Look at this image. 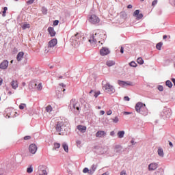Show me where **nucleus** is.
Wrapping results in <instances>:
<instances>
[{"label": "nucleus", "instance_id": "obj_17", "mask_svg": "<svg viewBox=\"0 0 175 175\" xmlns=\"http://www.w3.org/2000/svg\"><path fill=\"white\" fill-rule=\"evenodd\" d=\"M103 136H106V132L103 131H98L96 133V137H103Z\"/></svg>", "mask_w": 175, "mask_h": 175}, {"label": "nucleus", "instance_id": "obj_5", "mask_svg": "<svg viewBox=\"0 0 175 175\" xmlns=\"http://www.w3.org/2000/svg\"><path fill=\"white\" fill-rule=\"evenodd\" d=\"M57 43H58V41L57 40L56 38H53L51 40H50L48 44L47 49H45V53H49L51 49H53V47H55V46H57Z\"/></svg>", "mask_w": 175, "mask_h": 175}, {"label": "nucleus", "instance_id": "obj_21", "mask_svg": "<svg viewBox=\"0 0 175 175\" xmlns=\"http://www.w3.org/2000/svg\"><path fill=\"white\" fill-rule=\"evenodd\" d=\"M31 28V25L29 23H25L22 25L23 29H29Z\"/></svg>", "mask_w": 175, "mask_h": 175}, {"label": "nucleus", "instance_id": "obj_27", "mask_svg": "<svg viewBox=\"0 0 175 175\" xmlns=\"http://www.w3.org/2000/svg\"><path fill=\"white\" fill-rule=\"evenodd\" d=\"M45 110L47 113H51V111H53V107H51V105H48L46 107Z\"/></svg>", "mask_w": 175, "mask_h": 175}, {"label": "nucleus", "instance_id": "obj_48", "mask_svg": "<svg viewBox=\"0 0 175 175\" xmlns=\"http://www.w3.org/2000/svg\"><path fill=\"white\" fill-rule=\"evenodd\" d=\"M124 100L127 101V102H129V100H131V98H129L128 96H124Z\"/></svg>", "mask_w": 175, "mask_h": 175}, {"label": "nucleus", "instance_id": "obj_7", "mask_svg": "<svg viewBox=\"0 0 175 175\" xmlns=\"http://www.w3.org/2000/svg\"><path fill=\"white\" fill-rule=\"evenodd\" d=\"M118 84L120 87H126V85L133 86V83L131 81H118Z\"/></svg>", "mask_w": 175, "mask_h": 175}, {"label": "nucleus", "instance_id": "obj_36", "mask_svg": "<svg viewBox=\"0 0 175 175\" xmlns=\"http://www.w3.org/2000/svg\"><path fill=\"white\" fill-rule=\"evenodd\" d=\"M8 10V7H4L3 11V17H5L6 16V11Z\"/></svg>", "mask_w": 175, "mask_h": 175}, {"label": "nucleus", "instance_id": "obj_30", "mask_svg": "<svg viewBox=\"0 0 175 175\" xmlns=\"http://www.w3.org/2000/svg\"><path fill=\"white\" fill-rule=\"evenodd\" d=\"M59 147H61V144L57 143V142H55L53 144V148H54V150H57V148H59Z\"/></svg>", "mask_w": 175, "mask_h": 175}, {"label": "nucleus", "instance_id": "obj_9", "mask_svg": "<svg viewBox=\"0 0 175 175\" xmlns=\"http://www.w3.org/2000/svg\"><path fill=\"white\" fill-rule=\"evenodd\" d=\"M100 55H103V56L107 55V54H110V51L109 50V49L106 47H103L100 50Z\"/></svg>", "mask_w": 175, "mask_h": 175}, {"label": "nucleus", "instance_id": "obj_64", "mask_svg": "<svg viewBox=\"0 0 175 175\" xmlns=\"http://www.w3.org/2000/svg\"><path fill=\"white\" fill-rule=\"evenodd\" d=\"M102 175H107V174H106V173H105V174H103Z\"/></svg>", "mask_w": 175, "mask_h": 175}, {"label": "nucleus", "instance_id": "obj_25", "mask_svg": "<svg viewBox=\"0 0 175 175\" xmlns=\"http://www.w3.org/2000/svg\"><path fill=\"white\" fill-rule=\"evenodd\" d=\"M124 135H125L124 131H118V136L119 139H122V137H124Z\"/></svg>", "mask_w": 175, "mask_h": 175}, {"label": "nucleus", "instance_id": "obj_52", "mask_svg": "<svg viewBox=\"0 0 175 175\" xmlns=\"http://www.w3.org/2000/svg\"><path fill=\"white\" fill-rule=\"evenodd\" d=\"M169 146H170L171 148H173V143L170 141H169Z\"/></svg>", "mask_w": 175, "mask_h": 175}, {"label": "nucleus", "instance_id": "obj_58", "mask_svg": "<svg viewBox=\"0 0 175 175\" xmlns=\"http://www.w3.org/2000/svg\"><path fill=\"white\" fill-rule=\"evenodd\" d=\"M163 39H167V36L164 35V36H163Z\"/></svg>", "mask_w": 175, "mask_h": 175}, {"label": "nucleus", "instance_id": "obj_16", "mask_svg": "<svg viewBox=\"0 0 175 175\" xmlns=\"http://www.w3.org/2000/svg\"><path fill=\"white\" fill-rule=\"evenodd\" d=\"M11 86L12 87L13 90H17L18 88V81H12Z\"/></svg>", "mask_w": 175, "mask_h": 175}, {"label": "nucleus", "instance_id": "obj_22", "mask_svg": "<svg viewBox=\"0 0 175 175\" xmlns=\"http://www.w3.org/2000/svg\"><path fill=\"white\" fill-rule=\"evenodd\" d=\"M120 17L121 18H123V20H126V18H128V14L125 12H122L120 13Z\"/></svg>", "mask_w": 175, "mask_h": 175}, {"label": "nucleus", "instance_id": "obj_33", "mask_svg": "<svg viewBox=\"0 0 175 175\" xmlns=\"http://www.w3.org/2000/svg\"><path fill=\"white\" fill-rule=\"evenodd\" d=\"M33 172V168L32 167V165L30 167H27V173H32Z\"/></svg>", "mask_w": 175, "mask_h": 175}, {"label": "nucleus", "instance_id": "obj_14", "mask_svg": "<svg viewBox=\"0 0 175 175\" xmlns=\"http://www.w3.org/2000/svg\"><path fill=\"white\" fill-rule=\"evenodd\" d=\"M77 129L79 132H81V133H85V131H87V126H83V125H79L77 126Z\"/></svg>", "mask_w": 175, "mask_h": 175}, {"label": "nucleus", "instance_id": "obj_31", "mask_svg": "<svg viewBox=\"0 0 175 175\" xmlns=\"http://www.w3.org/2000/svg\"><path fill=\"white\" fill-rule=\"evenodd\" d=\"M111 120H112V122H113V124H118V121H120V119L117 116L112 118Z\"/></svg>", "mask_w": 175, "mask_h": 175}, {"label": "nucleus", "instance_id": "obj_28", "mask_svg": "<svg viewBox=\"0 0 175 175\" xmlns=\"http://www.w3.org/2000/svg\"><path fill=\"white\" fill-rule=\"evenodd\" d=\"M165 85H167V87H169V88H172L173 87V83H172V81L169 80L166 81Z\"/></svg>", "mask_w": 175, "mask_h": 175}, {"label": "nucleus", "instance_id": "obj_19", "mask_svg": "<svg viewBox=\"0 0 175 175\" xmlns=\"http://www.w3.org/2000/svg\"><path fill=\"white\" fill-rule=\"evenodd\" d=\"M72 107L75 110H77L78 112L80 111V104L79 103H75L72 104Z\"/></svg>", "mask_w": 175, "mask_h": 175}, {"label": "nucleus", "instance_id": "obj_61", "mask_svg": "<svg viewBox=\"0 0 175 175\" xmlns=\"http://www.w3.org/2000/svg\"><path fill=\"white\" fill-rule=\"evenodd\" d=\"M22 85H23V87H25V82H23V83H22Z\"/></svg>", "mask_w": 175, "mask_h": 175}, {"label": "nucleus", "instance_id": "obj_32", "mask_svg": "<svg viewBox=\"0 0 175 175\" xmlns=\"http://www.w3.org/2000/svg\"><path fill=\"white\" fill-rule=\"evenodd\" d=\"M163 43L162 42H159L158 44H157L156 45V49H157V50H161V49L162 48Z\"/></svg>", "mask_w": 175, "mask_h": 175}, {"label": "nucleus", "instance_id": "obj_29", "mask_svg": "<svg viewBox=\"0 0 175 175\" xmlns=\"http://www.w3.org/2000/svg\"><path fill=\"white\" fill-rule=\"evenodd\" d=\"M137 64H139V65H143V64H144V60H143V58L139 57V58L137 59Z\"/></svg>", "mask_w": 175, "mask_h": 175}, {"label": "nucleus", "instance_id": "obj_44", "mask_svg": "<svg viewBox=\"0 0 175 175\" xmlns=\"http://www.w3.org/2000/svg\"><path fill=\"white\" fill-rule=\"evenodd\" d=\"M99 95H100V92H96L94 94V97L98 98V96H99Z\"/></svg>", "mask_w": 175, "mask_h": 175}, {"label": "nucleus", "instance_id": "obj_26", "mask_svg": "<svg viewBox=\"0 0 175 175\" xmlns=\"http://www.w3.org/2000/svg\"><path fill=\"white\" fill-rule=\"evenodd\" d=\"M157 152H158V155H159V157H163V155H164L163 149L159 148L157 150Z\"/></svg>", "mask_w": 175, "mask_h": 175}, {"label": "nucleus", "instance_id": "obj_57", "mask_svg": "<svg viewBox=\"0 0 175 175\" xmlns=\"http://www.w3.org/2000/svg\"><path fill=\"white\" fill-rule=\"evenodd\" d=\"M172 83H174V85H175V79L174 78L172 79Z\"/></svg>", "mask_w": 175, "mask_h": 175}, {"label": "nucleus", "instance_id": "obj_8", "mask_svg": "<svg viewBox=\"0 0 175 175\" xmlns=\"http://www.w3.org/2000/svg\"><path fill=\"white\" fill-rule=\"evenodd\" d=\"M158 169V163H152L148 165V170L150 172H154V170H157Z\"/></svg>", "mask_w": 175, "mask_h": 175}, {"label": "nucleus", "instance_id": "obj_43", "mask_svg": "<svg viewBox=\"0 0 175 175\" xmlns=\"http://www.w3.org/2000/svg\"><path fill=\"white\" fill-rule=\"evenodd\" d=\"M157 3H158V1L154 0L152 3V6H155V5H157Z\"/></svg>", "mask_w": 175, "mask_h": 175}, {"label": "nucleus", "instance_id": "obj_38", "mask_svg": "<svg viewBox=\"0 0 175 175\" xmlns=\"http://www.w3.org/2000/svg\"><path fill=\"white\" fill-rule=\"evenodd\" d=\"M33 2H35V0H29L27 1V5H32V3H33Z\"/></svg>", "mask_w": 175, "mask_h": 175}, {"label": "nucleus", "instance_id": "obj_34", "mask_svg": "<svg viewBox=\"0 0 175 175\" xmlns=\"http://www.w3.org/2000/svg\"><path fill=\"white\" fill-rule=\"evenodd\" d=\"M42 89H43V86L42 85V83H39L37 86V90L38 91H42Z\"/></svg>", "mask_w": 175, "mask_h": 175}, {"label": "nucleus", "instance_id": "obj_60", "mask_svg": "<svg viewBox=\"0 0 175 175\" xmlns=\"http://www.w3.org/2000/svg\"><path fill=\"white\" fill-rule=\"evenodd\" d=\"M77 144H81V142H80V141H77Z\"/></svg>", "mask_w": 175, "mask_h": 175}, {"label": "nucleus", "instance_id": "obj_20", "mask_svg": "<svg viewBox=\"0 0 175 175\" xmlns=\"http://www.w3.org/2000/svg\"><path fill=\"white\" fill-rule=\"evenodd\" d=\"M114 65H116V62L114 61H113V60H107L106 62V66H109L110 67V66H113Z\"/></svg>", "mask_w": 175, "mask_h": 175}, {"label": "nucleus", "instance_id": "obj_1", "mask_svg": "<svg viewBox=\"0 0 175 175\" xmlns=\"http://www.w3.org/2000/svg\"><path fill=\"white\" fill-rule=\"evenodd\" d=\"M106 35L103 31H98L94 34H90V37L88 38V42H90V44L93 46V47H100L103 43H100L102 39L105 38Z\"/></svg>", "mask_w": 175, "mask_h": 175}, {"label": "nucleus", "instance_id": "obj_4", "mask_svg": "<svg viewBox=\"0 0 175 175\" xmlns=\"http://www.w3.org/2000/svg\"><path fill=\"white\" fill-rule=\"evenodd\" d=\"M89 23L90 24H93L94 25H96V24H99L100 23V18L98 17L96 14H91L89 16Z\"/></svg>", "mask_w": 175, "mask_h": 175}, {"label": "nucleus", "instance_id": "obj_24", "mask_svg": "<svg viewBox=\"0 0 175 175\" xmlns=\"http://www.w3.org/2000/svg\"><path fill=\"white\" fill-rule=\"evenodd\" d=\"M98 154L102 155L103 154H105V152H106V149H105V148H98Z\"/></svg>", "mask_w": 175, "mask_h": 175}, {"label": "nucleus", "instance_id": "obj_6", "mask_svg": "<svg viewBox=\"0 0 175 175\" xmlns=\"http://www.w3.org/2000/svg\"><path fill=\"white\" fill-rule=\"evenodd\" d=\"M29 151L31 152V154H36V152L38 151V146L35 144H31L29 146Z\"/></svg>", "mask_w": 175, "mask_h": 175}, {"label": "nucleus", "instance_id": "obj_55", "mask_svg": "<svg viewBox=\"0 0 175 175\" xmlns=\"http://www.w3.org/2000/svg\"><path fill=\"white\" fill-rule=\"evenodd\" d=\"M114 134H115L114 131H111V132L110 133V135H111V136H114Z\"/></svg>", "mask_w": 175, "mask_h": 175}, {"label": "nucleus", "instance_id": "obj_59", "mask_svg": "<svg viewBox=\"0 0 175 175\" xmlns=\"http://www.w3.org/2000/svg\"><path fill=\"white\" fill-rule=\"evenodd\" d=\"M124 114H126V115L131 114V112H126V111H125V112H124Z\"/></svg>", "mask_w": 175, "mask_h": 175}, {"label": "nucleus", "instance_id": "obj_15", "mask_svg": "<svg viewBox=\"0 0 175 175\" xmlns=\"http://www.w3.org/2000/svg\"><path fill=\"white\" fill-rule=\"evenodd\" d=\"M48 32L51 36L52 37L55 36L56 33H55V31L54 30V27H49Z\"/></svg>", "mask_w": 175, "mask_h": 175}, {"label": "nucleus", "instance_id": "obj_54", "mask_svg": "<svg viewBox=\"0 0 175 175\" xmlns=\"http://www.w3.org/2000/svg\"><path fill=\"white\" fill-rule=\"evenodd\" d=\"M100 114L101 116H103V115L105 114V111H100Z\"/></svg>", "mask_w": 175, "mask_h": 175}, {"label": "nucleus", "instance_id": "obj_10", "mask_svg": "<svg viewBox=\"0 0 175 175\" xmlns=\"http://www.w3.org/2000/svg\"><path fill=\"white\" fill-rule=\"evenodd\" d=\"M133 16L136 17L137 20H141V18L143 17V14H140V10H137L134 12Z\"/></svg>", "mask_w": 175, "mask_h": 175}, {"label": "nucleus", "instance_id": "obj_12", "mask_svg": "<svg viewBox=\"0 0 175 175\" xmlns=\"http://www.w3.org/2000/svg\"><path fill=\"white\" fill-rule=\"evenodd\" d=\"M8 66H9V62L8 60H3L1 64H0V69H8Z\"/></svg>", "mask_w": 175, "mask_h": 175}, {"label": "nucleus", "instance_id": "obj_40", "mask_svg": "<svg viewBox=\"0 0 175 175\" xmlns=\"http://www.w3.org/2000/svg\"><path fill=\"white\" fill-rule=\"evenodd\" d=\"M115 148L116 150H122V147L120 145H116Z\"/></svg>", "mask_w": 175, "mask_h": 175}, {"label": "nucleus", "instance_id": "obj_2", "mask_svg": "<svg viewBox=\"0 0 175 175\" xmlns=\"http://www.w3.org/2000/svg\"><path fill=\"white\" fill-rule=\"evenodd\" d=\"M103 90L105 91V92H107V94H114L116 92V89L114 88V86L113 85L110 84V82L107 81H103Z\"/></svg>", "mask_w": 175, "mask_h": 175}, {"label": "nucleus", "instance_id": "obj_47", "mask_svg": "<svg viewBox=\"0 0 175 175\" xmlns=\"http://www.w3.org/2000/svg\"><path fill=\"white\" fill-rule=\"evenodd\" d=\"M29 139H31V136L29 135H27L24 137V140H29Z\"/></svg>", "mask_w": 175, "mask_h": 175}, {"label": "nucleus", "instance_id": "obj_35", "mask_svg": "<svg viewBox=\"0 0 175 175\" xmlns=\"http://www.w3.org/2000/svg\"><path fill=\"white\" fill-rule=\"evenodd\" d=\"M42 12L43 14H47V9L46 8L42 7Z\"/></svg>", "mask_w": 175, "mask_h": 175}, {"label": "nucleus", "instance_id": "obj_50", "mask_svg": "<svg viewBox=\"0 0 175 175\" xmlns=\"http://www.w3.org/2000/svg\"><path fill=\"white\" fill-rule=\"evenodd\" d=\"M0 175H5V171L3 170H0Z\"/></svg>", "mask_w": 175, "mask_h": 175}, {"label": "nucleus", "instance_id": "obj_49", "mask_svg": "<svg viewBox=\"0 0 175 175\" xmlns=\"http://www.w3.org/2000/svg\"><path fill=\"white\" fill-rule=\"evenodd\" d=\"M120 175H126V171L122 170V171L120 172Z\"/></svg>", "mask_w": 175, "mask_h": 175}, {"label": "nucleus", "instance_id": "obj_63", "mask_svg": "<svg viewBox=\"0 0 175 175\" xmlns=\"http://www.w3.org/2000/svg\"><path fill=\"white\" fill-rule=\"evenodd\" d=\"M77 35H79V33H77L75 36H77Z\"/></svg>", "mask_w": 175, "mask_h": 175}, {"label": "nucleus", "instance_id": "obj_62", "mask_svg": "<svg viewBox=\"0 0 175 175\" xmlns=\"http://www.w3.org/2000/svg\"><path fill=\"white\" fill-rule=\"evenodd\" d=\"M131 144H135V141L131 140Z\"/></svg>", "mask_w": 175, "mask_h": 175}, {"label": "nucleus", "instance_id": "obj_11", "mask_svg": "<svg viewBox=\"0 0 175 175\" xmlns=\"http://www.w3.org/2000/svg\"><path fill=\"white\" fill-rule=\"evenodd\" d=\"M38 174L39 175H47V171H46V168H44V166L41 165L39 167Z\"/></svg>", "mask_w": 175, "mask_h": 175}, {"label": "nucleus", "instance_id": "obj_53", "mask_svg": "<svg viewBox=\"0 0 175 175\" xmlns=\"http://www.w3.org/2000/svg\"><path fill=\"white\" fill-rule=\"evenodd\" d=\"M2 83H3V79L0 77V85H2Z\"/></svg>", "mask_w": 175, "mask_h": 175}, {"label": "nucleus", "instance_id": "obj_45", "mask_svg": "<svg viewBox=\"0 0 175 175\" xmlns=\"http://www.w3.org/2000/svg\"><path fill=\"white\" fill-rule=\"evenodd\" d=\"M158 90H159V91H163V86L159 85L158 86Z\"/></svg>", "mask_w": 175, "mask_h": 175}, {"label": "nucleus", "instance_id": "obj_51", "mask_svg": "<svg viewBox=\"0 0 175 175\" xmlns=\"http://www.w3.org/2000/svg\"><path fill=\"white\" fill-rule=\"evenodd\" d=\"M120 53L122 54H124V47H122V46H121V48H120Z\"/></svg>", "mask_w": 175, "mask_h": 175}, {"label": "nucleus", "instance_id": "obj_56", "mask_svg": "<svg viewBox=\"0 0 175 175\" xmlns=\"http://www.w3.org/2000/svg\"><path fill=\"white\" fill-rule=\"evenodd\" d=\"M127 8H128V9H132L133 6H132V5L130 4L127 6Z\"/></svg>", "mask_w": 175, "mask_h": 175}, {"label": "nucleus", "instance_id": "obj_42", "mask_svg": "<svg viewBox=\"0 0 175 175\" xmlns=\"http://www.w3.org/2000/svg\"><path fill=\"white\" fill-rule=\"evenodd\" d=\"M90 172V170H88V168L87 167H85L83 170V173H88Z\"/></svg>", "mask_w": 175, "mask_h": 175}, {"label": "nucleus", "instance_id": "obj_18", "mask_svg": "<svg viewBox=\"0 0 175 175\" xmlns=\"http://www.w3.org/2000/svg\"><path fill=\"white\" fill-rule=\"evenodd\" d=\"M24 58V52H19L16 56L17 61L20 62Z\"/></svg>", "mask_w": 175, "mask_h": 175}, {"label": "nucleus", "instance_id": "obj_41", "mask_svg": "<svg viewBox=\"0 0 175 175\" xmlns=\"http://www.w3.org/2000/svg\"><path fill=\"white\" fill-rule=\"evenodd\" d=\"M59 23V21L58 20H55V21H53V25L55 27L58 25Z\"/></svg>", "mask_w": 175, "mask_h": 175}, {"label": "nucleus", "instance_id": "obj_39", "mask_svg": "<svg viewBox=\"0 0 175 175\" xmlns=\"http://www.w3.org/2000/svg\"><path fill=\"white\" fill-rule=\"evenodd\" d=\"M130 66H133V68H135L136 66V63L135 62H131L130 64H129Z\"/></svg>", "mask_w": 175, "mask_h": 175}, {"label": "nucleus", "instance_id": "obj_13", "mask_svg": "<svg viewBox=\"0 0 175 175\" xmlns=\"http://www.w3.org/2000/svg\"><path fill=\"white\" fill-rule=\"evenodd\" d=\"M63 127H64V122L62 121L57 122L56 124V131H57V132H61V131H62Z\"/></svg>", "mask_w": 175, "mask_h": 175}, {"label": "nucleus", "instance_id": "obj_23", "mask_svg": "<svg viewBox=\"0 0 175 175\" xmlns=\"http://www.w3.org/2000/svg\"><path fill=\"white\" fill-rule=\"evenodd\" d=\"M62 147L66 152H69V146H68V144H66V143H63Z\"/></svg>", "mask_w": 175, "mask_h": 175}, {"label": "nucleus", "instance_id": "obj_37", "mask_svg": "<svg viewBox=\"0 0 175 175\" xmlns=\"http://www.w3.org/2000/svg\"><path fill=\"white\" fill-rule=\"evenodd\" d=\"M27 105L25 104H21L19 105V109H21V110H24V109L25 108Z\"/></svg>", "mask_w": 175, "mask_h": 175}, {"label": "nucleus", "instance_id": "obj_46", "mask_svg": "<svg viewBox=\"0 0 175 175\" xmlns=\"http://www.w3.org/2000/svg\"><path fill=\"white\" fill-rule=\"evenodd\" d=\"M112 113H113V111L111 110H109L107 111V116H111Z\"/></svg>", "mask_w": 175, "mask_h": 175}, {"label": "nucleus", "instance_id": "obj_3", "mask_svg": "<svg viewBox=\"0 0 175 175\" xmlns=\"http://www.w3.org/2000/svg\"><path fill=\"white\" fill-rule=\"evenodd\" d=\"M135 110L137 113H140V114H143L144 116L147 114V107L143 103H137L135 105Z\"/></svg>", "mask_w": 175, "mask_h": 175}]
</instances>
